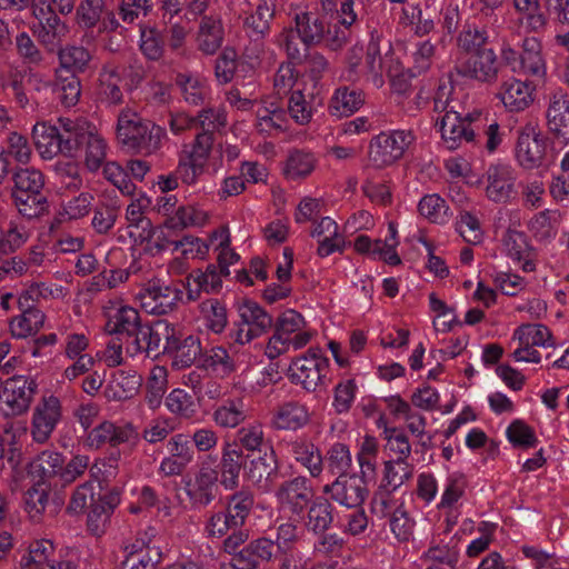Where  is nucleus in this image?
<instances>
[{
  "instance_id": "f257e3e1",
  "label": "nucleus",
  "mask_w": 569,
  "mask_h": 569,
  "mask_svg": "<svg viewBox=\"0 0 569 569\" xmlns=\"http://www.w3.org/2000/svg\"><path fill=\"white\" fill-rule=\"evenodd\" d=\"M167 133L164 128L143 120L130 109L120 112L117 123V138L128 149L149 156L156 153L162 146Z\"/></svg>"
},
{
  "instance_id": "f03ea898",
  "label": "nucleus",
  "mask_w": 569,
  "mask_h": 569,
  "mask_svg": "<svg viewBox=\"0 0 569 569\" xmlns=\"http://www.w3.org/2000/svg\"><path fill=\"white\" fill-rule=\"evenodd\" d=\"M307 322L302 315L293 309L283 311L273 322L274 332L266 346V356L276 359L290 351H297L307 346L311 333L306 331Z\"/></svg>"
},
{
  "instance_id": "7ed1b4c3",
  "label": "nucleus",
  "mask_w": 569,
  "mask_h": 569,
  "mask_svg": "<svg viewBox=\"0 0 569 569\" xmlns=\"http://www.w3.org/2000/svg\"><path fill=\"white\" fill-rule=\"evenodd\" d=\"M254 506V495L241 488L227 498L223 511L213 512L207 520L204 531L209 537H224L230 529L242 528Z\"/></svg>"
},
{
  "instance_id": "20e7f679",
  "label": "nucleus",
  "mask_w": 569,
  "mask_h": 569,
  "mask_svg": "<svg viewBox=\"0 0 569 569\" xmlns=\"http://www.w3.org/2000/svg\"><path fill=\"white\" fill-rule=\"evenodd\" d=\"M329 359L320 348H309L306 353L295 358L289 366V378L307 392L327 388L329 383Z\"/></svg>"
},
{
  "instance_id": "39448f33",
  "label": "nucleus",
  "mask_w": 569,
  "mask_h": 569,
  "mask_svg": "<svg viewBox=\"0 0 569 569\" xmlns=\"http://www.w3.org/2000/svg\"><path fill=\"white\" fill-rule=\"evenodd\" d=\"M455 71L458 76L485 86H493L499 80L502 63L493 49L465 54L456 60Z\"/></svg>"
},
{
  "instance_id": "423d86ee",
  "label": "nucleus",
  "mask_w": 569,
  "mask_h": 569,
  "mask_svg": "<svg viewBox=\"0 0 569 569\" xmlns=\"http://www.w3.org/2000/svg\"><path fill=\"white\" fill-rule=\"evenodd\" d=\"M183 291L159 279L149 280L136 296L140 307L149 315L164 316L178 309Z\"/></svg>"
},
{
  "instance_id": "0eeeda50",
  "label": "nucleus",
  "mask_w": 569,
  "mask_h": 569,
  "mask_svg": "<svg viewBox=\"0 0 569 569\" xmlns=\"http://www.w3.org/2000/svg\"><path fill=\"white\" fill-rule=\"evenodd\" d=\"M240 320L230 331L234 343L246 345L267 333L273 326V319L262 307L252 300H246L238 307Z\"/></svg>"
},
{
  "instance_id": "6e6552de",
  "label": "nucleus",
  "mask_w": 569,
  "mask_h": 569,
  "mask_svg": "<svg viewBox=\"0 0 569 569\" xmlns=\"http://www.w3.org/2000/svg\"><path fill=\"white\" fill-rule=\"evenodd\" d=\"M413 139L411 131L380 132L370 141L368 153L370 162L377 168L395 163L403 156Z\"/></svg>"
},
{
  "instance_id": "1a4fd4ad",
  "label": "nucleus",
  "mask_w": 569,
  "mask_h": 569,
  "mask_svg": "<svg viewBox=\"0 0 569 569\" xmlns=\"http://www.w3.org/2000/svg\"><path fill=\"white\" fill-rule=\"evenodd\" d=\"M244 471L248 480L262 492H270L279 480V462L274 450L268 447L263 452L244 456Z\"/></svg>"
},
{
  "instance_id": "9d476101",
  "label": "nucleus",
  "mask_w": 569,
  "mask_h": 569,
  "mask_svg": "<svg viewBox=\"0 0 569 569\" xmlns=\"http://www.w3.org/2000/svg\"><path fill=\"white\" fill-rule=\"evenodd\" d=\"M279 509L290 518H302L306 509L313 500L310 481L302 476L283 481L274 492Z\"/></svg>"
},
{
  "instance_id": "9b49d317",
  "label": "nucleus",
  "mask_w": 569,
  "mask_h": 569,
  "mask_svg": "<svg viewBox=\"0 0 569 569\" xmlns=\"http://www.w3.org/2000/svg\"><path fill=\"white\" fill-rule=\"evenodd\" d=\"M37 387L33 379L24 376L9 378L0 390V410L7 417L24 413L30 407Z\"/></svg>"
},
{
  "instance_id": "f8f14e48",
  "label": "nucleus",
  "mask_w": 569,
  "mask_h": 569,
  "mask_svg": "<svg viewBox=\"0 0 569 569\" xmlns=\"http://www.w3.org/2000/svg\"><path fill=\"white\" fill-rule=\"evenodd\" d=\"M513 341H518V347L512 353L516 361H526L538 363L541 359L536 347L552 346V335L543 325H522L518 327L512 337Z\"/></svg>"
},
{
  "instance_id": "ddd939ff",
  "label": "nucleus",
  "mask_w": 569,
  "mask_h": 569,
  "mask_svg": "<svg viewBox=\"0 0 569 569\" xmlns=\"http://www.w3.org/2000/svg\"><path fill=\"white\" fill-rule=\"evenodd\" d=\"M62 419L61 400L53 396H42L33 409L31 436L37 443L47 442Z\"/></svg>"
},
{
  "instance_id": "4468645a",
  "label": "nucleus",
  "mask_w": 569,
  "mask_h": 569,
  "mask_svg": "<svg viewBox=\"0 0 569 569\" xmlns=\"http://www.w3.org/2000/svg\"><path fill=\"white\" fill-rule=\"evenodd\" d=\"M548 139L532 126H526L518 131L516 159L525 169L542 166L547 154Z\"/></svg>"
},
{
  "instance_id": "2eb2a0df",
  "label": "nucleus",
  "mask_w": 569,
  "mask_h": 569,
  "mask_svg": "<svg viewBox=\"0 0 569 569\" xmlns=\"http://www.w3.org/2000/svg\"><path fill=\"white\" fill-rule=\"evenodd\" d=\"M322 491L347 508L360 507L368 496L365 479L356 475L337 477L332 483L326 485Z\"/></svg>"
},
{
  "instance_id": "dca6fc26",
  "label": "nucleus",
  "mask_w": 569,
  "mask_h": 569,
  "mask_svg": "<svg viewBox=\"0 0 569 569\" xmlns=\"http://www.w3.org/2000/svg\"><path fill=\"white\" fill-rule=\"evenodd\" d=\"M201 350L199 337L193 335L184 337L176 328V335H172L164 355L171 359L173 370H181L191 367L198 359L200 360Z\"/></svg>"
},
{
  "instance_id": "f3484780",
  "label": "nucleus",
  "mask_w": 569,
  "mask_h": 569,
  "mask_svg": "<svg viewBox=\"0 0 569 569\" xmlns=\"http://www.w3.org/2000/svg\"><path fill=\"white\" fill-rule=\"evenodd\" d=\"M486 194L493 202H507L515 194L516 176L508 164H491L487 169Z\"/></svg>"
},
{
  "instance_id": "a211bd4d",
  "label": "nucleus",
  "mask_w": 569,
  "mask_h": 569,
  "mask_svg": "<svg viewBox=\"0 0 569 569\" xmlns=\"http://www.w3.org/2000/svg\"><path fill=\"white\" fill-rule=\"evenodd\" d=\"M548 131L556 139H569V97L562 90L549 96L546 111Z\"/></svg>"
},
{
  "instance_id": "6ab92c4d",
  "label": "nucleus",
  "mask_w": 569,
  "mask_h": 569,
  "mask_svg": "<svg viewBox=\"0 0 569 569\" xmlns=\"http://www.w3.org/2000/svg\"><path fill=\"white\" fill-rule=\"evenodd\" d=\"M533 91L531 83L510 77L501 82L497 97L509 111L519 112L532 103Z\"/></svg>"
},
{
  "instance_id": "aec40b11",
  "label": "nucleus",
  "mask_w": 569,
  "mask_h": 569,
  "mask_svg": "<svg viewBox=\"0 0 569 569\" xmlns=\"http://www.w3.org/2000/svg\"><path fill=\"white\" fill-rule=\"evenodd\" d=\"M502 243L508 257L515 261L522 262L521 269L525 272L535 270L537 253L523 232L508 229L503 234Z\"/></svg>"
},
{
  "instance_id": "412c9836",
  "label": "nucleus",
  "mask_w": 569,
  "mask_h": 569,
  "mask_svg": "<svg viewBox=\"0 0 569 569\" xmlns=\"http://www.w3.org/2000/svg\"><path fill=\"white\" fill-rule=\"evenodd\" d=\"M440 131L442 140L449 150H456L461 143L473 140L475 130L468 128L467 123L461 120V114L450 110L441 117Z\"/></svg>"
},
{
  "instance_id": "4be33fe9",
  "label": "nucleus",
  "mask_w": 569,
  "mask_h": 569,
  "mask_svg": "<svg viewBox=\"0 0 569 569\" xmlns=\"http://www.w3.org/2000/svg\"><path fill=\"white\" fill-rule=\"evenodd\" d=\"M310 420L308 408L297 401L280 405L272 413L271 427L276 430L296 431Z\"/></svg>"
},
{
  "instance_id": "5701e85b",
  "label": "nucleus",
  "mask_w": 569,
  "mask_h": 569,
  "mask_svg": "<svg viewBox=\"0 0 569 569\" xmlns=\"http://www.w3.org/2000/svg\"><path fill=\"white\" fill-rule=\"evenodd\" d=\"M274 555V542L266 537L251 540L231 559L242 569H258L262 562H269Z\"/></svg>"
},
{
  "instance_id": "b1692460",
  "label": "nucleus",
  "mask_w": 569,
  "mask_h": 569,
  "mask_svg": "<svg viewBox=\"0 0 569 569\" xmlns=\"http://www.w3.org/2000/svg\"><path fill=\"white\" fill-rule=\"evenodd\" d=\"M218 472L212 468H201L196 475L193 483L187 489V496L196 507L210 505L218 490Z\"/></svg>"
},
{
  "instance_id": "393cba45",
  "label": "nucleus",
  "mask_w": 569,
  "mask_h": 569,
  "mask_svg": "<svg viewBox=\"0 0 569 569\" xmlns=\"http://www.w3.org/2000/svg\"><path fill=\"white\" fill-rule=\"evenodd\" d=\"M521 26L529 32L541 33L549 23L548 10L540 0H513Z\"/></svg>"
},
{
  "instance_id": "a878e982",
  "label": "nucleus",
  "mask_w": 569,
  "mask_h": 569,
  "mask_svg": "<svg viewBox=\"0 0 569 569\" xmlns=\"http://www.w3.org/2000/svg\"><path fill=\"white\" fill-rule=\"evenodd\" d=\"M121 77L118 69L104 66L99 73V83L96 89L97 101L107 107H116L123 102V92L120 88Z\"/></svg>"
},
{
  "instance_id": "bb28decb",
  "label": "nucleus",
  "mask_w": 569,
  "mask_h": 569,
  "mask_svg": "<svg viewBox=\"0 0 569 569\" xmlns=\"http://www.w3.org/2000/svg\"><path fill=\"white\" fill-rule=\"evenodd\" d=\"M62 154L72 157L80 150L93 126L87 121L60 118L58 120Z\"/></svg>"
},
{
  "instance_id": "cd10ccee",
  "label": "nucleus",
  "mask_w": 569,
  "mask_h": 569,
  "mask_svg": "<svg viewBox=\"0 0 569 569\" xmlns=\"http://www.w3.org/2000/svg\"><path fill=\"white\" fill-rule=\"evenodd\" d=\"M303 526L308 532L322 533L328 531L333 522V506L325 497H316L306 509Z\"/></svg>"
},
{
  "instance_id": "c85d7f7f",
  "label": "nucleus",
  "mask_w": 569,
  "mask_h": 569,
  "mask_svg": "<svg viewBox=\"0 0 569 569\" xmlns=\"http://www.w3.org/2000/svg\"><path fill=\"white\" fill-rule=\"evenodd\" d=\"M119 502L120 496L118 492H108L92 501L88 513V530L96 536L101 535Z\"/></svg>"
},
{
  "instance_id": "c756f323",
  "label": "nucleus",
  "mask_w": 569,
  "mask_h": 569,
  "mask_svg": "<svg viewBox=\"0 0 569 569\" xmlns=\"http://www.w3.org/2000/svg\"><path fill=\"white\" fill-rule=\"evenodd\" d=\"M295 28L306 48L320 43L326 36V22L318 14L307 11L295 13Z\"/></svg>"
},
{
  "instance_id": "7c9ffc66",
  "label": "nucleus",
  "mask_w": 569,
  "mask_h": 569,
  "mask_svg": "<svg viewBox=\"0 0 569 569\" xmlns=\"http://www.w3.org/2000/svg\"><path fill=\"white\" fill-rule=\"evenodd\" d=\"M243 451L227 443L220 460V485L226 490H234L239 486L240 471L244 469Z\"/></svg>"
},
{
  "instance_id": "2f4dec72",
  "label": "nucleus",
  "mask_w": 569,
  "mask_h": 569,
  "mask_svg": "<svg viewBox=\"0 0 569 569\" xmlns=\"http://www.w3.org/2000/svg\"><path fill=\"white\" fill-rule=\"evenodd\" d=\"M198 48L206 54H213L223 41V28L218 14L201 18L198 31Z\"/></svg>"
},
{
  "instance_id": "473e14b6",
  "label": "nucleus",
  "mask_w": 569,
  "mask_h": 569,
  "mask_svg": "<svg viewBox=\"0 0 569 569\" xmlns=\"http://www.w3.org/2000/svg\"><path fill=\"white\" fill-rule=\"evenodd\" d=\"M64 465L62 453L44 450L29 463V475L38 479L37 483L46 485L53 477L60 478L61 467Z\"/></svg>"
},
{
  "instance_id": "72a5a7b5",
  "label": "nucleus",
  "mask_w": 569,
  "mask_h": 569,
  "mask_svg": "<svg viewBox=\"0 0 569 569\" xmlns=\"http://www.w3.org/2000/svg\"><path fill=\"white\" fill-rule=\"evenodd\" d=\"M32 138L37 150L43 159H52L61 153L59 124H48L47 122H37L32 129Z\"/></svg>"
},
{
  "instance_id": "f704fd0d",
  "label": "nucleus",
  "mask_w": 569,
  "mask_h": 569,
  "mask_svg": "<svg viewBox=\"0 0 569 569\" xmlns=\"http://www.w3.org/2000/svg\"><path fill=\"white\" fill-rule=\"evenodd\" d=\"M69 32L68 26L56 14L39 22L34 36L48 52H56Z\"/></svg>"
},
{
  "instance_id": "c9c22d12",
  "label": "nucleus",
  "mask_w": 569,
  "mask_h": 569,
  "mask_svg": "<svg viewBox=\"0 0 569 569\" xmlns=\"http://www.w3.org/2000/svg\"><path fill=\"white\" fill-rule=\"evenodd\" d=\"M141 325L139 311L132 307L122 306L113 315L108 316L106 331L109 335H124L130 339Z\"/></svg>"
},
{
  "instance_id": "e433bc0d",
  "label": "nucleus",
  "mask_w": 569,
  "mask_h": 569,
  "mask_svg": "<svg viewBox=\"0 0 569 569\" xmlns=\"http://www.w3.org/2000/svg\"><path fill=\"white\" fill-rule=\"evenodd\" d=\"M149 206L150 199L147 197H140L128 206L126 212L129 227L137 229V237L141 242L151 241L157 234V230L153 228L150 219L144 216V211Z\"/></svg>"
},
{
  "instance_id": "4c0bfd02",
  "label": "nucleus",
  "mask_w": 569,
  "mask_h": 569,
  "mask_svg": "<svg viewBox=\"0 0 569 569\" xmlns=\"http://www.w3.org/2000/svg\"><path fill=\"white\" fill-rule=\"evenodd\" d=\"M365 102L362 90L350 87H341L335 91L329 104L332 116L349 117L355 113Z\"/></svg>"
},
{
  "instance_id": "58836bf2",
  "label": "nucleus",
  "mask_w": 569,
  "mask_h": 569,
  "mask_svg": "<svg viewBox=\"0 0 569 569\" xmlns=\"http://www.w3.org/2000/svg\"><path fill=\"white\" fill-rule=\"evenodd\" d=\"M172 335H176V327L167 320H158L149 325L148 343L143 345L144 353L153 358L164 355Z\"/></svg>"
},
{
  "instance_id": "ea45409f",
  "label": "nucleus",
  "mask_w": 569,
  "mask_h": 569,
  "mask_svg": "<svg viewBox=\"0 0 569 569\" xmlns=\"http://www.w3.org/2000/svg\"><path fill=\"white\" fill-rule=\"evenodd\" d=\"M274 17V8L267 1L258 4L256 10L244 19L246 33L254 41L264 39L270 32V22Z\"/></svg>"
},
{
  "instance_id": "a19ab883",
  "label": "nucleus",
  "mask_w": 569,
  "mask_h": 569,
  "mask_svg": "<svg viewBox=\"0 0 569 569\" xmlns=\"http://www.w3.org/2000/svg\"><path fill=\"white\" fill-rule=\"evenodd\" d=\"M18 213L27 220L41 219L49 213V201L46 193L11 194Z\"/></svg>"
},
{
  "instance_id": "79ce46f5",
  "label": "nucleus",
  "mask_w": 569,
  "mask_h": 569,
  "mask_svg": "<svg viewBox=\"0 0 569 569\" xmlns=\"http://www.w3.org/2000/svg\"><path fill=\"white\" fill-rule=\"evenodd\" d=\"M289 449L296 461L306 467L312 477H318L322 472V457L313 443L297 439L289 443Z\"/></svg>"
},
{
  "instance_id": "37998d69",
  "label": "nucleus",
  "mask_w": 569,
  "mask_h": 569,
  "mask_svg": "<svg viewBox=\"0 0 569 569\" xmlns=\"http://www.w3.org/2000/svg\"><path fill=\"white\" fill-rule=\"evenodd\" d=\"M60 67L68 73L78 74L87 70L92 57L83 46L68 44L58 50Z\"/></svg>"
},
{
  "instance_id": "c03bdc74",
  "label": "nucleus",
  "mask_w": 569,
  "mask_h": 569,
  "mask_svg": "<svg viewBox=\"0 0 569 569\" xmlns=\"http://www.w3.org/2000/svg\"><path fill=\"white\" fill-rule=\"evenodd\" d=\"M104 0H81L76 8V22L86 31L84 39L93 38V29L99 24L104 13Z\"/></svg>"
},
{
  "instance_id": "a18cd8bd",
  "label": "nucleus",
  "mask_w": 569,
  "mask_h": 569,
  "mask_svg": "<svg viewBox=\"0 0 569 569\" xmlns=\"http://www.w3.org/2000/svg\"><path fill=\"white\" fill-rule=\"evenodd\" d=\"M107 142L93 126L92 130L87 134L80 149L84 153V164L89 171L94 172L100 169L107 158Z\"/></svg>"
},
{
  "instance_id": "49530a36",
  "label": "nucleus",
  "mask_w": 569,
  "mask_h": 569,
  "mask_svg": "<svg viewBox=\"0 0 569 569\" xmlns=\"http://www.w3.org/2000/svg\"><path fill=\"white\" fill-rule=\"evenodd\" d=\"M141 385V377L124 371H118L108 386V396L112 400L122 401L133 398Z\"/></svg>"
},
{
  "instance_id": "de8ad7c7",
  "label": "nucleus",
  "mask_w": 569,
  "mask_h": 569,
  "mask_svg": "<svg viewBox=\"0 0 569 569\" xmlns=\"http://www.w3.org/2000/svg\"><path fill=\"white\" fill-rule=\"evenodd\" d=\"M11 194L44 193V176L34 168H21L12 176Z\"/></svg>"
},
{
  "instance_id": "09e8293b",
  "label": "nucleus",
  "mask_w": 569,
  "mask_h": 569,
  "mask_svg": "<svg viewBox=\"0 0 569 569\" xmlns=\"http://www.w3.org/2000/svg\"><path fill=\"white\" fill-rule=\"evenodd\" d=\"M521 68L530 76L542 77L546 73V64L541 54V43L535 38H526L522 42L520 56Z\"/></svg>"
},
{
  "instance_id": "8fccbe9b",
  "label": "nucleus",
  "mask_w": 569,
  "mask_h": 569,
  "mask_svg": "<svg viewBox=\"0 0 569 569\" xmlns=\"http://www.w3.org/2000/svg\"><path fill=\"white\" fill-rule=\"evenodd\" d=\"M54 548L51 541L42 539L30 543L28 552L22 556L20 561L21 569H41L47 565H54L50 560Z\"/></svg>"
},
{
  "instance_id": "3c124183",
  "label": "nucleus",
  "mask_w": 569,
  "mask_h": 569,
  "mask_svg": "<svg viewBox=\"0 0 569 569\" xmlns=\"http://www.w3.org/2000/svg\"><path fill=\"white\" fill-rule=\"evenodd\" d=\"M316 166L315 156L305 150L290 151L284 167V176L290 180H298L309 176Z\"/></svg>"
},
{
  "instance_id": "603ef678",
  "label": "nucleus",
  "mask_w": 569,
  "mask_h": 569,
  "mask_svg": "<svg viewBox=\"0 0 569 569\" xmlns=\"http://www.w3.org/2000/svg\"><path fill=\"white\" fill-rule=\"evenodd\" d=\"M365 68L372 83L380 88L385 83L383 73L387 70V53L382 54L378 40H371L367 46Z\"/></svg>"
},
{
  "instance_id": "864d4df0",
  "label": "nucleus",
  "mask_w": 569,
  "mask_h": 569,
  "mask_svg": "<svg viewBox=\"0 0 569 569\" xmlns=\"http://www.w3.org/2000/svg\"><path fill=\"white\" fill-rule=\"evenodd\" d=\"M21 315L10 322V330L16 338H27L38 332L44 323V313L41 310H21Z\"/></svg>"
},
{
  "instance_id": "5fc2aeb1",
  "label": "nucleus",
  "mask_w": 569,
  "mask_h": 569,
  "mask_svg": "<svg viewBox=\"0 0 569 569\" xmlns=\"http://www.w3.org/2000/svg\"><path fill=\"white\" fill-rule=\"evenodd\" d=\"M247 418L242 400H228L213 412L214 422L222 428H234Z\"/></svg>"
},
{
  "instance_id": "6e6d98bb",
  "label": "nucleus",
  "mask_w": 569,
  "mask_h": 569,
  "mask_svg": "<svg viewBox=\"0 0 569 569\" xmlns=\"http://www.w3.org/2000/svg\"><path fill=\"white\" fill-rule=\"evenodd\" d=\"M200 312L206 320L207 327L214 333L224 330L228 323L226 306L216 298H210L200 303Z\"/></svg>"
},
{
  "instance_id": "4d7b16f0",
  "label": "nucleus",
  "mask_w": 569,
  "mask_h": 569,
  "mask_svg": "<svg viewBox=\"0 0 569 569\" xmlns=\"http://www.w3.org/2000/svg\"><path fill=\"white\" fill-rule=\"evenodd\" d=\"M326 467L329 472L338 477L348 476L351 468V453L345 443L337 442L332 445L326 455Z\"/></svg>"
},
{
  "instance_id": "13d9d810",
  "label": "nucleus",
  "mask_w": 569,
  "mask_h": 569,
  "mask_svg": "<svg viewBox=\"0 0 569 569\" xmlns=\"http://www.w3.org/2000/svg\"><path fill=\"white\" fill-rule=\"evenodd\" d=\"M54 91L58 96L59 101L64 107H73L80 99L81 84L77 74L68 73L62 76V72H58Z\"/></svg>"
},
{
  "instance_id": "bf43d9fd",
  "label": "nucleus",
  "mask_w": 569,
  "mask_h": 569,
  "mask_svg": "<svg viewBox=\"0 0 569 569\" xmlns=\"http://www.w3.org/2000/svg\"><path fill=\"white\" fill-rule=\"evenodd\" d=\"M207 221L204 211L198 210L192 206L179 207L173 216L166 220V227L169 229H184L188 227L202 226Z\"/></svg>"
},
{
  "instance_id": "052dcab7",
  "label": "nucleus",
  "mask_w": 569,
  "mask_h": 569,
  "mask_svg": "<svg viewBox=\"0 0 569 569\" xmlns=\"http://www.w3.org/2000/svg\"><path fill=\"white\" fill-rule=\"evenodd\" d=\"M176 84L180 88L186 102L199 106L206 96V87L202 80L191 73H178Z\"/></svg>"
},
{
  "instance_id": "680f3d73",
  "label": "nucleus",
  "mask_w": 569,
  "mask_h": 569,
  "mask_svg": "<svg viewBox=\"0 0 569 569\" xmlns=\"http://www.w3.org/2000/svg\"><path fill=\"white\" fill-rule=\"evenodd\" d=\"M49 500V487L42 483L32 486L24 496L26 511L31 519L39 521Z\"/></svg>"
},
{
  "instance_id": "e2e57ef3",
  "label": "nucleus",
  "mask_w": 569,
  "mask_h": 569,
  "mask_svg": "<svg viewBox=\"0 0 569 569\" xmlns=\"http://www.w3.org/2000/svg\"><path fill=\"white\" fill-rule=\"evenodd\" d=\"M227 126V116L221 108H204L194 117V128L214 134Z\"/></svg>"
},
{
  "instance_id": "0e129e2a",
  "label": "nucleus",
  "mask_w": 569,
  "mask_h": 569,
  "mask_svg": "<svg viewBox=\"0 0 569 569\" xmlns=\"http://www.w3.org/2000/svg\"><path fill=\"white\" fill-rule=\"evenodd\" d=\"M140 50L149 60H159L164 51L161 32L156 28L141 27Z\"/></svg>"
},
{
  "instance_id": "69168bd1",
  "label": "nucleus",
  "mask_w": 569,
  "mask_h": 569,
  "mask_svg": "<svg viewBox=\"0 0 569 569\" xmlns=\"http://www.w3.org/2000/svg\"><path fill=\"white\" fill-rule=\"evenodd\" d=\"M264 433L261 425H251L240 428L236 433V443L240 445V449H244L248 453L263 452Z\"/></svg>"
},
{
  "instance_id": "338daca9",
  "label": "nucleus",
  "mask_w": 569,
  "mask_h": 569,
  "mask_svg": "<svg viewBox=\"0 0 569 569\" xmlns=\"http://www.w3.org/2000/svg\"><path fill=\"white\" fill-rule=\"evenodd\" d=\"M487 42V31L471 26L466 27L458 37V47L462 49L466 54L488 50L489 48H486Z\"/></svg>"
},
{
  "instance_id": "774afa93",
  "label": "nucleus",
  "mask_w": 569,
  "mask_h": 569,
  "mask_svg": "<svg viewBox=\"0 0 569 569\" xmlns=\"http://www.w3.org/2000/svg\"><path fill=\"white\" fill-rule=\"evenodd\" d=\"M413 475V467L407 460L395 459L385 463V480L392 490L398 489Z\"/></svg>"
}]
</instances>
